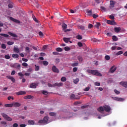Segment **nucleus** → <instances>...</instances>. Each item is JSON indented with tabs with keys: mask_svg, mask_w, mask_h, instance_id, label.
<instances>
[{
	"mask_svg": "<svg viewBox=\"0 0 127 127\" xmlns=\"http://www.w3.org/2000/svg\"><path fill=\"white\" fill-rule=\"evenodd\" d=\"M88 15H89L90 16H91V15H92V10H88L86 11Z\"/></svg>",
	"mask_w": 127,
	"mask_h": 127,
	"instance_id": "nucleus-38",
	"label": "nucleus"
},
{
	"mask_svg": "<svg viewBox=\"0 0 127 127\" xmlns=\"http://www.w3.org/2000/svg\"><path fill=\"white\" fill-rule=\"evenodd\" d=\"M50 116H51V117H55L56 116V113L55 112H50L49 113Z\"/></svg>",
	"mask_w": 127,
	"mask_h": 127,
	"instance_id": "nucleus-28",
	"label": "nucleus"
},
{
	"mask_svg": "<svg viewBox=\"0 0 127 127\" xmlns=\"http://www.w3.org/2000/svg\"><path fill=\"white\" fill-rule=\"evenodd\" d=\"M67 28V24L64 23L63 24V30H65Z\"/></svg>",
	"mask_w": 127,
	"mask_h": 127,
	"instance_id": "nucleus-32",
	"label": "nucleus"
},
{
	"mask_svg": "<svg viewBox=\"0 0 127 127\" xmlns=\"http://www.w3.org/2000/svg\"><path fill=\"white\" fill-rule=\"evenodd\" d=\"M61 81H62V82H66V81H67V78L65 77H62L61 79Z\"/></svg>",
	"mask_w": 127,
	"mask_h": 127,
	"instance_id": "nucleus-29",
	"label": "nucleus"
},
{
	"mask_svg": "<svg viewBox=\"0 0 127 127\" xmlns=\"http://www.w3.org/2000/svg\"><path fill=\"white\" fill-rule=\"evenodd\" d=\"M114 92H115V94H116V95H119V94H120V91H118V90H117V89H115L114 90Z\"/></svg>",
	"mask_w": 127,
	"mask_h": 127,
	"instance_id": "nucleus-42",
	"label": "nucleus"
},
{
	"mask_svg": "<svg viewBox=\"0 0 127 127\" xmlns=\"http://www.w3.org/2000/svg\"><path fill=\"white\" fill-rule=\"evenodd\" d=\"M94 85L95 86H101V83L99 82H95Z\"/></svg>",
	"mask_w": 127,
	"mask_h": 127,
	"instance_id": "nucleus-49",
	"label": "nucleus"
},
{
	"mask_svg": "<svg viewBox=\"0 0 127 127\" xmlns=\"http://www.w3.org/2000/svg\"><path fill=\"white\" fill-rule=\"evenodd\" d=\"M97 110L98 112H104V107H103L102 106L100 107L97 109Z\"/></svg>",
	"mask_w": 127,
	"mask_h": 127,
	"instance_id": "nucleus-24",
	"label": "nucleus"
},
{
	"mask_svg": "<svg viewBox=\"0 0 127 127\" xmlns=\"http://www.w3.org/2000/svg\"><path fill=\"white\" fill-rule=\"evenodd\" d=\"M78 70V67H74L72 69L73 72H77V71Z\"/></svg>",
	"mask_w": 127,
	"mask_h": 127,
	"instance_id": "nucleus-50",
	"label": "nucleus"
},
{
	"mask_svg": "<svg viewBox=\"0 0 127 127\" xmlns=\"http://www.w3.org/2000/svg\"><path fill=\"white\" fill-rule=\"evenodd\" d=\"M14 51L16 52V53H19V49L18 48H16L15 47H14Z\"/></svg>",
	"mask_w": 127,
	"mask_h": 127,
	"instance_id": "nucleus-26",
	"label": "nucleus"
},
{
	"mask_svg": "<svg viewBox=\"0 0 127 127\" xmlns=\"http://www.w3.org/2000/svg\"><path fill=\"white\" fill-rule=\"evenodd\" d=\"M25 100H31V99H33V96L31 95H27L24 97Z\"/></svg>",
	"mask_w": 127,
	"mask_h": 127,
	"instance_id": "nucleus-15",
	"label": "nucleus"
},
{
	"mask_svg": "<svg viewBox=\"0 0 127 127\" xmlns=\"http://www.w3.org/2000/svg\"><path fill=\"white\" fill-rule=\"evenodd\" d=\"M77 45L79 47H82V46H83V44L81 42H78Z\"/></svg>",
	"mask_w": 127,
	"mask_h": 127,
	"instance_id": "nucleus-53",
	"label": "nucleus"
},
{
	"mask_svg": "<svg viewBox=\"0 0 127 127\" xmlns=\"http://www.w3.org/2000/svg\"><path fill=\"white\" fill-rule=\"evenodd\" d=\"M15 74V70H12L11 73V75H13Z\"/></svg>",
	"mask_w": 127,
	"mask_h": 127,
	"instance_id": "nucleus-64",
	"label": "nucleus"
},
{
	"mask_svg": "<svg viewBox=\"0 0 127 127\" xmlns=\"http://www.w3.org/2000/svg\"><path fill=\"white\" fill-rule=\"evenodd\" d=\"M11 67L13 68H17V69H20V65L18 64L17 66H15V64H10Z\"/></svg>",
	"mask_w": 127,
	"mask_h": 127,
	"instance_id": "nucleus-21",
	"label": "nucleus"
},
{
	"mask_svg": "<svg viewBox=\"0 0 127 127\" xmlns=\"http://www.w3.org/2000/svg\"><path fill=\"white\" fill-rule=\"evenodd\" d=\"M0 35L1 36H3V37H8L9 36L6 34H2V33H1L0 34Z\"/></svg>",
	"mask_w": 127,
	"mask_h": 127,
	"instance_id": "nucleus-31",
	"label": "nucleus"
},
{
	"mask_svg": "<svg viewBox=\"0 0 127 127\" xmlns=\"http://www.w3.org/2000/svg\"><path fill=\"white\" fill-rule=\"evenodd\" d=\"M18 124L17 123H14L13 124V127H18Z\"/></svg>",
	"mask_w": 127,
	"mask_h": 127,
	"instance_id": "nucleus-57",
	"label": "nucleus"
},
{
	"mask_svg": "<svg viewBox=\"0 0 127 127\" xmlns=\"http://www.w3.org/2000/svg\"><path fill=\"white\" fill-rule=\"evenodd\" d=\"M112 39L113 41H118L119 40V38H118L116 36H113Z\"/></svg>",
	"mask_w": 127,
	"mask_h": 127,
	"instance_id": "nucleus-25",
	"label": "nucleus"
},
{
	"mask_svg": "<svg viewBox=\"0 0 127 127\" xmlns=\"http://www.w3.org/2000/svg\"><path fill=\"white\" fill-rule=\"evenodd\" d=\"M121 27H116L114 28L115 32H116V33H119V32L121 31Z\"/></svg>",
	"mask_w": 127,
	"mask_h": 127,
	"instance_id": "nucleus-16",
	"label": "nucleus"
},
{
	"mask_svg": "<svg viewBox=\"0 0 127 127\" xmlns=\"http://www.w3.org/2000/svg\"><path fill=\"white\" fill-rule=\"evenodd\" d=\"M5 107H6V108H12L13 107V103H11V104H5Z\"/></svg>",
	"mask_w": 127,
	"mask_h": 127,
	"instance_id": "nucleus-20",
	"label": "nucleus"
},
{
	"mask_svg": "<svg viewBox=\"0 0 127 127\" xmlns=\"http://www.w3.org/2000/svg\"><path fill=\"white\" fill-rule=\"evenodd\" d=\"M110 8H113V7H115V1L111 0L110 1Z\"/></svg>",
	"mask_w": 127,
	"mask_h": 127,
	"instance_id": "nucleus-13",
	"label": "nucleus"
},
{
	"mask_svg": "<svg viewBox=\"0 0 127 127\" xmlns=\"http://www.w3.org/2000/svg\"><path fill=\"white\" fill-rule=\"evenodd\" d=\"M70 38H64L63 40L65 43H68L70 41Z\"/></svg>",
	"mask_w": 127,
	"mask_h": 127,
	"instance_id": "nucleus-17",
	"label": "nucleus"
},
{
	"mask_svg": "<svg viewBox=\"0 0 127 127\" xmlns=\"http://www.w3.org/2000/svg\"><path fill=\"white\" fill-rule=\"evenodd\" d=\"M0 124H1V125H6V122L5 121H1V122H0Z\"/></svg>",
	"mask_w": 127,
	"mask_h": 127,
	"instance_id": "nucleus-60",
	"label": "nucleus"
},
{
	"mask_svg": "<svg viewBox=\"0 0 127 127\" xmlns=\"http://www.w3.org/2000/svg\"><path fill=\"white\" fill-rule=\"evenodd\" d=\"M1 48H2V49H5V48H6V46H5V44H1Z\"/></svg>",
	"mask_w": 127,
	"mask_h": 127,
	"instance_id": "nucleus-43",
	"label": "nucleus"
},
{
	"mask_svg": "<svg viewBox=\"0 0 127 127\" xmlns=\"http://www.w3.org/2000/svg\"><path fill=\"white\" fill-rule=\"evenodd\" d=\"M8 6L9 8H12V7H13V5H12V4H9L8 5Z\"/></svg>",
	"mask_w": 127,
	"mask_h": 127,
	"instance_id": "nucleus-58",
	"label": "nucleus"
},
{
	"mask_svg": "<svg viewBox=\"0 0 127 127\" xmlns=\"http://www.w3.org/2000/svg\"><path fill=\"white\" fill-rule=\"evenodd\" d=\"M39 35L40 37H43V36H44V34H43V33L41 31L39 32Z\"/></svg>",
	"mask_w": 127,
	"mask_h": 127,
	"instance_id": "nucleus-39",
	"label": "nucleus"
},
{
	"mask_svg": "<svg viewBox=\"0 0 127 127\" xmlns=\"http://www.w3.org/2000/svg\"><path fill=\"white\" fill-rule=\"evenodd\" d=\"M26 127V125L25 124H20V127Z\"/></svg>",
	"mask_w": 127,
	"mask_h": 127,
	"instance_id": "nucleus-62",
	"label": "nucleus"
},
{
	"mask_svg": "<svg viewBox=\"0 0 127 127\" xmlns=\"http://www.w3.org/2000/svg\"><path fill=\"white\" fill-rule=\"evenodd\" d=\"M49 120V117L48 116H45L43 120H40L38 121V124H45L47 125L48 124V120Z\"/></svg>",
	"mask_w": 127,
	"mask_h": 127,
	"instance_id": "nucleus-2",
	"label": "nucleus"
},
{
	"mask_svg": "<svg viewBox=\"0 0 127 127\" xmlns=\"http://www.w3.org/2000/svg\"><path fill=\"white\" fill-rule=\"evenodd\" d=\"M88 73H90L92 75H95V76H99V77H102V74L100 72L97 70H92L89 69L87 70Z\"/></svg>",
	"mask_w": 127,
	"mask_h": 127,
	"instance_id": "nucleus-1",
	"label": "nucleus"
},
{
	"mask_svg": "<svg viewBox=\"0 0 127 127\" xmlns=\"http://www.w3.org/2000/svg\"><path fill=\"white\" fill-rule=\"evenodd\" d=\"M109 18H110V19H115V16L113 15H111L109 16Z\"/></svg>",
	"mask_w": 127,
	"mask_h": 127,
	"instance_id": "nucleus-55",
	"label": "nucleus"
},
{
	"mask_svg": "<svg viewBox=\"0 0 127 127\" xmlns=\"http://www.w3.org/2000/svg\"><path fill=\"white\" fill-rule=\"evenodd\" d=\"M78 82H79V78H76L73 80V83H74V84H78Z\"/></svg>",
	"mask_w": 127,
	"mask_h": 127,
	"instance_id": "nucleus-37",
	"label": "nucleus"
},
{
	"mask_svg": "<svg viewBox=\"0 0 127 127\" xmlns=\"http://www.w3.org/2000/svg\"><path fill=\"white\" fill-rule=\"evenodd\" d=\"M89 90H90V87L89 86L87 87H86L84 89V91L85 92H88V91H89Z\"/></svg>",
	"mask_w": 127,
	"mask_h": 127,
	"instance_id": "nucleus-46",
	"label": "nucleus"
},
{
	"mask_svg": "<svg viewBox=\"0 0 127 127\" xmlns=\"http://www.w3.org/2000/svg\"><path fill=\"white\" fill-rule=\"evenodd\" d=\"M24 75H25V76H30V73H28V72H25V73H24Z\"/></svg>",
	"mask_w": 127,
	"mask_h": 127,
	"instance_id": "nucleus-61",
	"label": "nucleus"
},
{
	"mask_svg": "<svg viewBox=\"0 0 127 127\" xmlns=\"http://www.w3.org/2000/svg\"><path fill=\"white\" fill-rule=\"evenodd\" d=\"M92 27H93V24H88V28L91 29V28H92Z\"/></svg>",
	"mask_w": 127,
	"mask_h": 127,
	"instance_id": "nucleus-51",
	"label": "nucleus"
},
{
	"mask_svg": "<svg viewBox=\"0 0 127 127\" xmlns=\"http://www.w3.org/2000/svg\"><path fill=\"white\" fill-rule=\"evenodd\" d=\"M117 49V47L116 46H113L111 47L112 50H116Z\"/></svg>",
	"mask_w": 127,
	"mask_h": 127,
	"instance_id": "nucleus-59",
	"label": "nucleus"
},
{
	"mask_svg": "<svg viewBox=\"0 0 127 127\" xmlns=\"http://www.w3.org/2000/svg\"><path fill=\"white\" fill-rule=\"evenodd\" d=\"M79 28L81 30H85V27H84V26H79Z\"/></svg>",
	"mask_w": 127,
	"mask_h": 127,
	"instance_id": "nucleus-48",
	"label": "nucleus"
},
{
	"mask_svg": "<svg viewBox=\"0 0 127 127\" xmlns=\"http://www.w3.org/2000/svg\"><path fill=\"white\" fill-rule=\"evenodd\" d=\"M56 50L58 52H62L63 51V49L61 48H58L56 49Z\"/></svg>",
	"mask_w": 127,
	"mask_h": 127,
	"instance_id": "nucleus-34",
	"label": "nucleus"
},
{
	"mask_svg": "<svg viewBox=\"0 0 127 127\" xmlns=\"http://www.w3.org/2000/svg\"><path fill=\"white\" fill-rule=\"evenodd\" d=\"M123 53H124L123 51H119L118 53H117L116 55H117V56H119V55H122Z\"/></svg>",
	"mask_w": 127,
	"mask_h": 127,
	"instance_id": "nucleus-30",
	"label": "nucleus"
},
{
	"mask_svg": "<svg viewBox=\"0 0 127 127\" xmlns=\"http://www.w3.org/2000/svg\"><path fill=\"white\" fill-rule=\"evenodd\" d=\"M120 85L124 87V88H127V81H121L120 82Z\"/></svg>",
	"mask_w": 127,
	"mask_h": 127,
	"instance_id": "nucleus-6",
	"label": "nucleus"
},
{
	"mask_svg": "<svg viewBox=\"0 0 127 127\" xmlns=\"http://www.w3.org/2000/svg\"><path fill=\"white\" fill-rule=\"evenodd\" d=\"M112 99L115 101H118V102H124L125 101V99L119 97H113Z\"/></svg>",
	"mask_w": 127,
	"mask_h": 127,
	"instance_id": "nucleus-4",
	"label": "nucleus"
},
{
	"mask_svg": "<svg viewBox=\"0 0 127 127\" xmlns=\"http://www.w3.org/2000/svg\"><path fill=\"white\" fill-rule=\"evenodd\" d=\"M4 57L5 59H10V56L8 55H5Z\"/></svg>",
	"mask_w": 127,
	"mask_h": 127,
	"instance_id": "nucleus-54",
	"label": "nucleus"
},
{
	"mask_svg": "<svg viewBox=\"0 0 127 127\" xmlns=\"http://www.w3.org/2000/svg\"><path fill=\"white\" fill-rule=\"evenodd\" d=\"M42 93L43 95H48V92L47 91H44V90H42Z\"/></svg>",
	"mask_w": 127,
	"mask_h": 127,
	"instance_id": "nucleus-41",
	"label": "nucleus"
},
{
	"mask_svg": "<svg viewBox=\"0 0 127 127\" xmlns=\"http://www.w3.org/2000/svg\"><path fill=\"white\" fill-rule=\"evenodd\" d=\"M100 25H101V24L100 23H97L95 25V27H96V28H97V29H99L100 28Z\"/></svg>",
	"mask_w": 127,
	"mask_h": 127,
	"instance_id": "nucleus-36",
	"label": "nucleus"
},
{
	"mask_svg": "<svg viewBox=\"0 0 127 127\" xmlns=\"http://www.w3.org/2000/svg\"><path fill=\"white\" fill-rule=\"evenodd\" d=\"M76 38L77 39H78L79 40H81V39H82V36L78 35L77 36H76Z\"/></svg>",
	"mask_w": 127,
	"mask_h": 127,
	"instance_id": "nucleus-40",
	"label": "nucleus"
},
{
	"mask_svg": "<svg viewBox=\"0 0 127 127\" xmlns=\"http://www.w3.org/2000/svg\"><path fill=\"white\" fill-rule=\"evenodd\" d=\"M26 92L25 91H19L16 93L17 96H20V95H25Z\"/></svg>",
	"mask_w": 127,
	"mask_h": 127,
	"instance_id": "nucleus-14",
	"label": "nucleus"
},
{
	"mask_svg": "<svg viewBox=\"0 0 127 127\" xmlns=\"http://www.w3.org/2000/svg\"><path fill=\"white\" fill-rule=\"evenodd\" d=\"M55 62L56 63L58 64L59 62H60V60L59 59H56L55 60Z\"/></svg>",
	"mask_w": 127,
	"mask_h": 127,
	"instance_id": "nucleus-56",
	"label": "nucleus"
},
{
	"mask_svg": "<svg viewBox=\"0 0 127 127\" xmlns=\"http://www.w3.org/2000/svg\"><path fill=\"white\" fill-rule=\"evenodd\" d=\"M52 70L54 73H59V69H58L55 65H54L52 67Z\"/></svg>",
	"mask_w": 127,
	"mask_h": 127,
	"instance_id": "nucleus-8",
	"label": "nucleus"
},
{
	"mask_svg": "<svg viewBox=\"0 0 127 127\" xmlns=\"http://www.w3.org/2000/svg\"><path fill=\"white\" fill-rule=\"evenodd\" d=\"M107 23H108V24H110V25H115L116 23L115 21L107 20Z\"/></svg>",
	"mask_w": 127,
	"mask_h": 127,
	"instance_id": "nucleus-11",
	"label": "nucleus"
},
{
	"mask_svg": "<svg viewBox=\"0 0 127 127\" xmlns=\"http://www.w3.org/2000/svg\"><path fill=\"white\" fill-rule=\"evenodd\" d=\"M10 80L13 83H15V79H14V78L12 77V79Z\"/></svg>",
	"mask_w": 127,
	"mask_h": 127,
	"instance_id": "nucleus-63",
	"label": "nucleus"
},
{
	"mask_svg": "<svg viewBox=\"0 0 127 127\" xmlns=\"http://www.w3.org/2000/svg\"><path fill=\"white\" fill-rule=\"evenodd\" d=\"M61 86H63V83H55V84H53V87H61Z\"/></svg>",
	"mask_w": 127,
	"mask_h": 127,
	"instance_id": "nucleus-12",
	"label": "nucleus"
},
{
	"mask_svg": "<svg viewBox=\"0 0 127 127\" xmlns=\"http://www.w3.org/2000/svg\"><path fill=\"white\" fill-rule=\"evenodd\" d=\"M9 19H10V20H11L12 21H13V22H15V23H20V21L16 19H14V18L12 17H10Z\"/></svg>",
	"mask_w": 127,
	"mask_h": 127,
	"instance_id": "nucleus-7",
	"label": "nucleus"
},
{
	"mask_svg": "<svg viewBox=\"0 0 127 127\" xmlns=\"http://www.w3.org/2000/svg\"><path fill=\"white\" fill-rule=\"evenodd\" d=\"M92 16H93V18H97V17H99V15H98V14H93L92 15Z\"/></svg>",
	"mask_w": 127,
	"mask_h": 127,
	"instance_id": "nucleus-47",
	"label": "nucleus"
},
{
	"mask_svg": "<svg viewBox=\"0 0 127 127\" xmlns=\"http://www.w3.org/2000/svg\"><path fill=\"white\" fill-rule=\"evenodd\" d=\"M1 116L2 117H3V118H4V120H6L8 122H11V121H12V119H11V118L9 117L8 116L4 113H2Z\"/></svg>",
	"mask_w": 127,
	"mask_h": 127,
	"instance_id": "nucleus-3",
	"label": "nucleus"
},
{
	"mask_svg": "<svg viewBox=\"0 0 127 127\" xmlns=\"http://www.w3.org/2000/svg\"><path fill=\"white\" fill-rule=\"evenodd\" d=\"M105 59L106 60H110V59H111V58L110 57V56H106L105 57Z\"/></svg>",
	"mask_w": 127,
	"mask_h": 127,
	"instance_id": "nucleus-44",
	"label": "nucleus"
},
{
	"mask_svg": "<svg viewBox=\"0 0 127 127\" xmlns=\"http://www.w3.org/2000/svg\"><path fill=\"white\" fill-rule=\"evenodd\" d=\"M8 34L9 35H10V36H12V37H17V36L16 34L11 33L10 32H8Z\"/></svg>",
	"mask_w": 127,
	"mask_h": 127,
	"instance_id": "nucleus-18",
	"label": "nucleus"
},
{
	"mask_svg": "<svg viewBox=\"0 0 127 127\" xmlns=\"http://www.w3.org/2000/svg\"><path fill=\"white\" fill-rule=\"evenodd\" d=\"M18 75L19 76H20V77H23L24 76V74H23L21 72H19L18 73Z\"/></svg>",
	"mask_w": 127,
	"mask_h": 127,
	"instance_id": "nucleus-52",
	"label": "nucleus"
},
{
	"mask_svg": "<svg viewBox=\"0 0 127 127\" xmlns=\"http://www.w3.org/2000/svg\"><path fill=\"white\" fill-rule=\"evenodd\" d=\"M64 50L65 51H70L71 50V49L70 48V47L66 46L64 47Z\"/></svg>",
	"mask_w": 127,
	"mask_h": 127,
	"instance_id": "nucleus-33",
	"label": "nucleus"
},
{
	"mask_svg": "<svg viewBox=\"0 0 127 127\" xmlns=\"http://www.w3.org/2000/svg\"><path fill=\"white\" fill-rule=\"evenodd\" d=\"M28 125H29V126H32V125H34V122L32 120H28Z\"/></svg>",
	"mask_w": 127,
	"mask_h": 127,
	"instance_id": "nucleus-22",
	"label": "nucleus"
},
{
	"mask_svg": "<svg viewBox=\"0 0 127 127\" xmlns=\"http://www.w3.org/2000/svg\"><path fill=\"white\" fill-rule=\"evenodd\" d=\"M35 71H38L39 70V66H36V64L35 65Z\"/></svg>",
	"mask_w": 127,
	"mask_h": 127,
	"instance_id": "nucleus-45",
	"label": "nucleus"
},
{
	"mask_svg": "<svg viewBox=\"0 0 127 127\" xmlns=\"http://www.w3.org/2000/svg\"><path fill=\"white\" fill-rule=\"evenodd\" d=\"M117 70V67H116L115 65L112 66L110 69V72L111 73H114L115 71Z\"/></svg>",
	"mask_w": 127,
	"mask_h": 127,
	"instance_id": "nucleus-10",
	"label": "nucleus"
},
{
	"mask_svg": "<svg viewBox=\"0 0 127 127\" xmlns=\"http://www.w3.org/2000/svg\"><path fill=\"white\" fill-rule=\"evenodd\" d=\"M70 99H71V100H73V99H74V100H77V98H76L75 97V94H71V95H70Z\"/></svg>",
	"mask_w": 127,
	"mask_h": 127,
	"instance_id": "nucleus-27",
	"label": "nucleus"
},
{
	"mask_svg": "<svg viewBox=\"0 0 127 127\" xmlns=\"http://www.w3.org/2000/svg\"><path fill=\"white\" fill-rule=\"evenodd\" d=\"M12 104L13 107H14V108H18L21 106V104L18 102H13Z\"/></svg>",
	"mask_w": 127,
	"mask_h": 127,
	"instance_id": "nucleus-9",
	"label": "nucleus"
},
{
	"mask_svg": "<svg viewBox=\"0 0 127 127\" xmlns=\"http://www.w3.org/2000/svg\"><path fill=\"white\" fill-rule=\"evenodd\" d=\"M30 88H32V89H36V84L35 83H33L30 84Z\"/></svg>",
	"mask_w": 127,
	"mask_h": 127,
	"instance_id": "nucleus-19",
	"label": "nucleus"
},
{
	"mask_svg": "<svg viewBox=\"0 0 127 127\" xmlns=\"http://www.w3.org/2000/svg\"><path fill=\"white\" fill-rule=\"evenodd\" d=\"M12 58L16 59V58H18V57H19V56L18 55V54H12Z\"/></svg>",
	"mask_w": 127,
	"mask_h": 127,
	"instance_id": "nucleus-23",
	"label": "nucleus"
},
{
	"mask_svg": "<svg viewBox=\"0 0 127 127\" xmlns=\"http://www.w3.org/2000/svg\"><path fill=\"white\" fill-rule=\"evenodd\" d=\"M103 107H104V111L105 112H110L111 110V107L109 105H105L103 106Z\"/></svg>",
	"mask_w": 127,
	"mask_h": 127,
	"instance_id": "nucleus-5",
	"label": "nucleus"
},
{
	"mask_svg": "<svg viewBox=\"0 0 127 127\" xmlns=\"http://www.w3.org/2000/svg\"><path fill=\"white\" fill-rule=\"evenodd\" d=\"M7 44L8 45H12L14 44V42L9 41L7 42Z\"/></svg>",
	"mask_w": 127,
	"mask_h": 127,
	"instance_id": "nucleus-35",
	"label": "nucleus"
}]
</instances>
